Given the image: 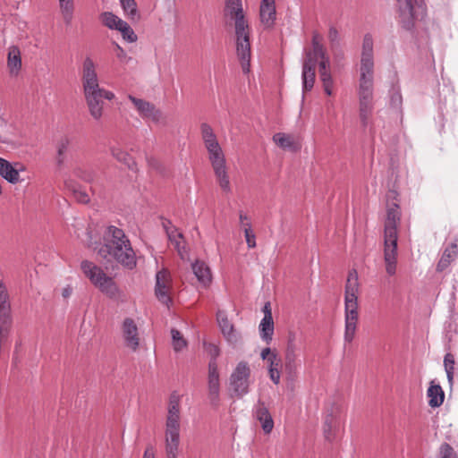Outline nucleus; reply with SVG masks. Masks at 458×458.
<instances>
[{
    "label": "nucleus",
    "mask_w": 458,
    "mask_h": 458,
    "mask_svg": "<svg viewBox=\"0 0 458 458\" xmlns=\"http://www.w3.org/2000/svg\"><path fill=\"white\" fill-rule=\"evenodd\" d=\"M321 40H322V37L318 33V32H313V35H312V50H314L315 52L317 53H322V52H326L325 51V48L321 43Z\"/></svg>",
    "instance_id": "54"
},
{
    "label": "nucleus",
    "mask_w": 458,
    "mask_h": 458,
    "mask_svg": "<svg viewBox=\"0 0 458 458\" xmlns=\"http://www.w3.org/2000/svg\"><path fill=\"white\" fill-rule=\"evenodd\" d=\"M427 394L428 397V405L432 408L439 407L444 402V391L439 385H435L434 382H431Z\"/></svg>",
    "instance_id": "29"
},
{
    "label": "nucleus",
    "mask_w": 458,
    "mask_h": 458,
    "mask_svg": "<svg viewBox=\"0 0 458 458\" xmlns=\"http://www.w3.org/2000/svg\"><path fill=\"white\" fill-rule=\"evenodd\" d=\"M280 368H281V360L278 359L277 355H272L269 359L268 362V374L271 381L278 385L280 383Z\"/></svg>",
    "instance_id": "34"
},
{
    "label": "nucleus",
    "mask_w": 458,
    "mask_h": 458,
    "mask_svg": "<svg viewBox=\"0 0 458 458\" xmlns=\"http://www.w3.org/2000/svg\"><path fill=\"white\" fill-rule=\"evenodd\" d=\"M399 17L405 30H411L414 21L425 13L423 0H397Z\"/></svg>",
    "instance_id": "6"
},
{
    "label": "nucleus",
    "mask_w": 458,
    "mask_h": 458,
    "mask_svg": "<svg viewBox=\"0 0 458 458\" xmlns=\"http://www.w3.org/2000/svg\"><path fill=\"white\" fill-rule=\"evenodd\" d=\"M454 357L452 353L448 352L445 355L444 358V366L445 370L446 372L447 379L450 384L453 383L454 379Z\"/></svg>",
    "instance_id": "46"
},
{
    "label": "nucleus",
    "mask_w": 458,
    "mask_h": 458,
    "mask_svg": "<svg viewBox=\"0 0 458 458\" xmlns=\"http://www.w3.org/2000/svg\"><path fill=\"white\" fill-rule=\"evenodd\" d=\"M328 39L332 44H337L339 40L338 30L335 27H331L328 31Z\"/></svg>",
    "instance_id": "58"
},
{
    "label": "nucleus",
    "mask_w": 458,
    "mask_h": 458,
    "mask_svg": "<svg viewBox=\"0 0 458 458\" xmlns=\"http://www.w3.org/2000/svg\"><path fill=\"white\" fill-rule=\"evenodd\" d=\"M216 319L222 334L230 343H237L239 335L235 333L233 325L229 321L226 314L224 311H217Z\"/></svg>",
    "instance_id": "21"
},
{
    "label": "nucleus",
    "mask_w": 458,
    "mask_h": 458,
    "mask_svg": "<svg viewBox=\"0 0 458 458\" xmlns=\"http://www.w3.org/2000/svg\"><path fill=\"white\" fill-rule=\"evenodd\" d=\"M321 56H324V52L317 53L312 49L305 51V57L302 64L303 69H311L316 70V66L318 64V59Z\"/></svg>",
    "instance_id": "41"
},
{
    "label": "nucleus",
    "mask_w": 458,
    "mask_h": 458,
    "mask_svg": "<svg viewBox=\"0 0 458 458\" xmlns=\"http://www.w3.org/2000/svg\"><path fill=\"white\" fill-rule=\"evenodd\" d=\"M359 282L358 273L355 269H352L348 273V277L345 284L344 297H358Z\"/></svg>",
    "instance_id": "32"
},
{
    "label": "nucleus",
    "mask_w": 458,
    "mask_h": 458,
    "mask_svg": "<svg viewBox=\"0 0 458 458\" xmlns=\"http://www.w3.org/2000/svg\"><path fill=\"white\" fill-rule=\"evenodd\" d=\"M65 188L72 194L74 199L82 204L89 202L90 198L89 194L82 189L81 185L72 180H67L64 182Z\"/></svg>",
    "instance_id": "30"
},
{
    "label": "nucleus",
    "mask_w": 458,
    "mask_h": 458,
    "mask_svg": "<svg viewBox=\"0 0 458 458\" xmlns=\"http://www.w3.org/2000/svg\"><path fill=\"white\" fill-rule=\"evenodd\" d=\"M273 140L279 148L284 150L295 152L300 148L294 137L290 134L277 132L273 136Z\"/></svg>",
    "instance_id": "25"
},
{
    "label": "nucleus",
    "mask_w": 458,
    "mask_h": 458,
    "mask_svg": "<svg viewBox=\"0 0 458 458\" xmlns=\"http://www.w3.org/2000/svg\"><path fill=\"white\" fill-rule=\"evenodd\" d=\"M274 330L275 327L273 318H267L261 319L259 326V335L261 340L267 344H269L272 342Z\"/></svg>",
    "instance_id": "31"
},
{
    "label": "nucleus",
    "mask_w": 458,
    "mask_h": 458,
    "mask_svg": "<svg viewBox=\"0 0 458 458\" xmlns=\"http://www.w3.org/2000/svg\"><path fill=\"white\" fill-rule=\"evenodd\" d=\"M100 21L110 30H117L119 25H123V20L113 13L112 12H104L100 14Z\"/></svg>",
    "instance_id": "37"
},
{
    "label": "nucleus",
    "mask_w": 458,
    "mask_h": 458,
    "mask_svg": "<svg viewBox=\"0 0 458 458\" xmlns=\"http://www.w3.org/2000/svg\"><path fill=\"white\" fill-rule=\"evenodd\" d=\"M193 274L202 286L207 287L212 281V274L209 267L202 260L197 259L191 265Z\"/></svg>",
    "instance_id": "23"
},
{
    "label": "nucleus",
    "mask_w": 458,
    "mask_h": 458,
    "mask_svg": "<svg viewBox=\"0 0 458 458\" xmlns=\"http://www.w3.org/2000/svg\"><path fill=\"white\" fill-rule=\"evenodd\" d=\"M72 293V287L71 285H66L62 290V296L64 297V299L70 298Z\"/></svg>",
    "instance_id": "63"
},
{
    "label": "nucleus",
    "mask_w": 458,
    "mask_h": 458,
    "mask_svg": "<svg viewBox=\"0 0 458 458\" xmlns=\"http://www.w3.org/2000/svg\"><path fill=\"white\" fill-rule=\"evenodd\" d=\"M7 68L11 76H17L21 69V55L17 46H11L8 48Z\"/></svg>",
    "instance_id": "24"
},
{
    "label": "nucleus",
    "mask_w": 458,
    "mask_h": 458,
    "mask_svg": "<svg viewBox=\"0 0 458 458\" xmlns=\"http://www.w3.org/2000/svg\"><path fill=\"white\" fill-rule=\"evenodd\" d=\"M142 458H156L155 457V453H154L153 449L151 447H148L145 450Z\"/></svg>",
    "instance_id": "64"
},
{
    "label": "nucleus",
    "mask_w": 458,
    "mask_h": 458,
    "mask_svg": "<svg viewBox=\"0 0 458 458\" xmlns=\"http://www.w3.org/2000/svg\"><path fill=\"white\" fill-rule=\"evenodd\" d=\"M300 353L284 352V370L290 376L296 374L298 368L301 366Z\"/></svg>",
    "instance_id": "33"
},
{
    "label": "nucleus",
    "mask_w": 458,
    "mask_h": 458,
    "mask_svg": "<svg viewBox=\"0 0 458 458\" xmlns=\"http://www.w3.org/2000/svg\"><path fill=\"white\" fill-rule=\"evenodd\" d=\"M58 4L64 23L66 25H70L72 23L74 12L73 0H58Z\"/></svg>",
    "instance_id": "35"
},
{
    "label": "nucleus",
    "mask_w": 458,
    "mask_h": 458,
    "mask_svg": "<svg viewBox=\"0 0 458 458\" xmlns=\"http://www.w3.org/2000/svg\"><path fill=\"white\" fill-rule=\"evenodd\" d=\"M243 232L248 247L250 249L254 248L256 246V237L251 230V225H246V230Z\"/></svg>",
    "instance_id": "55"
},
{
    "label": "nucleus",
    "mask_w": 458,
    "mask_h": 458,
    "mask_svg": "<svg viewBox=\"0 0 458 458\" xmlns=\"http://www.w3.org/2000/svg\"><path fill=\"white\" fill-rule=\"evenodd\" d=\"M163 227L166 233L169 242L174 245L179 256L182 259H184L187 254V250L182 233H181L170 220H165L163 222Z\"/></svg>",
    "instance_id": "17"
},
{
    "label": "nucleus",
    "mask_w": 458,
    "mask_h": 458,
    "mask_svg": "<svg viewBox=\"0 0 458 458\" xmlns=\"http://www.w3.org/2000/svg\"><path fill=\"white\" fill-rule=\"evenodd\" d=\"M121 6L124 14L132 21H138L140 14L137 9V4L134 0H120Z\"/></svg>",
    "instance_id": "39"
},
{
    "label": "nucleus",
    "mask_w": 458,
    "mask_h": 458,
    "mask_svg": "<svg viewBox=\"0 0 458 458\" xmlns=\"http://www.w3.org/2000/svg\"><path fill=\"white\" fill-rule=\"evenodd\" d=\"M384 242V259L386 263V271L389 276H394L396 272L397 241Z\"/></svg>",
    "instance_id": "19"
},
{
    "label": "nucleus",
    "mask_w": 458,
    "mask_h": 458,
    "mask_svg": "<svg viewBox=\"0 0 458 458\" xmlns=\"http://www.w3.org/2000/svg\"><path fill=\"white\" fill-rule=\"evenodd\" d=\"M102 240L99 247L95 248L100 259L106 263L116 262L130 270L136 267V253L123 229L108 225L103 233Z\"/></svg>",
    "instance_id": "1"
},
{
    "label": "nucleus",
    "mask_w": 458,
    "mask_h": 458,
    "mask_svg": "<svg viewBox=\"0 0 458 458\" xmlns=\"http://www.w3.org/2000/svg\"><path fill=\"white\" fill-rule=\"evenodd\" d=\"M116 30L120 31L123 38L129 43L136 42L138 39L134 30L125 21H123V25H119Z\"/></svg>",
    "instance_id": "44"
},
{
    "label": "nucleus",
    "mask_w": 458,
    "mask_h": 458,
    "mask_svg": "<svg viewBox=\"0 0 458 458\" xmlns=\"http://www.w3.org/2000/svg\"><path fill=\"white\" fill-rule=\"evenodd\" d=\"M211 165L225 161V157L220 145L207 149Z\"/></svg>",
    "instance_id": "45"
},
{
    "label": "nucleus",
    "mask_w": 458,
    "mask_h": 458,
    "mask_svg": "<svg viewBox=\"0 0 458 458\" xmlns=\"http://www.w3.org/2000/svg\"><path fill=\"white\" fill-rule=\"evenodd\" d=\"M320 59H321V61L318 64V68H319L318 72H322L329 71L328 68H329L330 61H329V58L326 55V52H324V56H321Z\"/></svg>",
    "instance_id": "57"
},
{
    "label": "nucleus",
    "mask_w": 458,
    "mask_h": 458,
    "mask_svg": "<svg viewBox=\"0 0 458 458\" xmlns=\"http://www.w3.org/2000/svg\"><path fill=\"white\" fill-rule=\"evenodd\" d=\"M440 458H457V454L454 448L447 443L441 445L439 448Z\"/></svg>",
    "instance_id": "52"
},
{
    "label": "nucleus",
    "mask_w": 458,
    "mask_h": 458,
    "mask_svg": "<svg viewBox=\"0 0 458 458\" xmlns=\"http://www.w3.org/2000/svg\"><path fill=\"white\" fill-rule=\"evenodd\" d=\"M114 44L115 46L116 57L122 64H128L131 60V57L129 56L124 51V49L122 47H120L117 43Z\"/></svg>",
    "instance_id": "56"
},
{
    "label": "nucleus",
    "mask_w": 458,
    "mask_h": 458,
    "mask_svg": "<svg viewBox=\"0 0 458 458\" xmlns=\"http://www.w3.org/2000/svg\"><path fill=\"white\" fill-rule=\"evenodd\" d=\"M13 317L10 296L4 283L0 280V339H6L12 330Z\"/></svg>",
    "instance_id": "9"
},
{
    "label": "nucleus",
    "mask_w": 458,
    "mask_h": 458,
    "mask_svg": "<svg viewBox=\"0 0 458 458\" xmlns=\"http://www.w3.org/2000/svg\"><path fill=\"white\" fill-rule=\"evenodd\" d=\"M204 348L208 354L210 356V360L208 364L214 362L215 366H218L216 361L217 357L220 355V350L218 346L215 344H208L205 342Z\"/></svg>",
    "instance_id": "49"
},
{
    "label": "nucleus",
    "mask_w": 458,
    "mask_h": 458,
    "mask_svg": "<svg viewBox=\"0 0 458 458\" xmlns=\"http://www.w3.org/2000/svg\"><path fill=\"white\" fill-rule=\"evenodd\" d=\"M170 274L167 270L162 269L156 275V296L159 301L165 305H169L172 301L170 293Z\"/></svg>",
    "instance_id": "14"
},
{
    "label": "nucleus",
    "mask_w": 458,
    "mask_h": 458,
    "mask_svg": "<svg viewBox=\"0 0 458 458\" xmlns=\"http://www.w3.org/2000/svg\"><path fill=\"white\" fill-rule=\"evenodd\" d=\"M373 85L374 81H359L360 119L361 125L364 128H369L370 132L373 131L370 126L373 111Z\"/></svg>",
    "instance_id": "5"
},
{
    "label": "nucleus",
    "mask_w": 458,
    "mask_h": 458,
    "mask_svg": "<svg viewBox=\"0 0 458 458\" xmlns=\"http://www.w3.org/2000/svg\"><path fill=\"white\" fill-rule=\"evenodd\" d=\"M181 431V395L173 392L169 396L165 434L180 435Z\"/></svg>",
    "instance_id": "10"
},
{
    "label": "nucleus",
    "mask_w": 458,
    "mask_h": 458,
    "mask_svg": "<svg viewBox=\"0 0 458 458\" xmlns=\"http://www.w3.org/2000/svg\"><path fill=\"white\" fill-rule=\"evenodd\" d=\"M250 368L246 361H240L232 372L230 386L237 397H242L249 393Z\"/></svg>",
    "instance_id": "8"
},
{
    "label": "nucleus",
    "mask_w": 458,
    "mask_h": 458,
    "mask_svg": "<svg viewBox=\"0 0 458 458\" xmlns=\"http://www.w3.org/2000/svg\"><path fill=\"white\" fill-rule=\"evenodd\" d=\"M224 16L226 23L234 25L236 38V54L243 73L250 68V28L245 18L242 0H225Z\"/></svg>",
    "instance_id": "2"
},
{
    "label": "nucleus",
    "mask_w": 458,
    "mask_h": 458,
    "mask_svg": "<svg viewBox=\"0 0 458 458\" xmlns=\"http://www.w3.org/2000/svg\"><path fill=\"white\" fill-rule=\"evenodd\" d=\"M69 145L70 140L67 137L62 138L57 143L56 162L59 166L62 165L64 162V155L68 149Z\"/></svg>",
    "instance_id": "47"
},
{
    "label": "nucleus",
    "mask_w": 458,
    "mask_h": 458,
    "mask_svg": "<svg viewBox=\"0 0 458 458\" xmlns=\"http://www.w3.org/2000/svg\"><path fill=\"white\" fill-rule=\"evenodd\" d=\"M319 78L321 80L325 93L328 96H331L333 94L334 81L330 71L319 72Z\"/></svg>",
    "instance_id": "48"
},
{
    "label": "nucleus",
    "mask_w": 458,
    "mask_h": 458,
    "mask_svg": "<svg viewBox=\"0 0 458 458\" xmlns=\"http://www.w3.org/2000/svg\"><path fill=\"white\" fill-rule=\"evenodd\" d=\"M263 313H264V317L263 318H273L272 317V310H271V305H270V302L267 301L265 303L263 309Z\"/></svg>",
    "instance_id": "62"
},
{
    "label": "nucleus",
    "mask_w": 458,
    "mask_h": 458,
    "mask_svg": "<svg viewBox=\"0 0 458 458\" xmlns=\"http://www.w3.org/2000/svg\"><path fill=\"white\" fill-rule=\"evenodd\" d=\"M81 268L91 284L102 293L110 298L117 296L119 290L116 283L111 276H108L100 267L91 261L83 260L81 264Z\"/></svg>",
    "instance_id": "4"
},
{
    "label": "nucleus",
    "mask_w": 458,
    "mask_h": 458,
    "mask_svg": "<svg viewBox=\"0 0 458 458\" xmlns=\"http://www.w3.org/2000/svg\"><path fill=\"white\" fill-rule=\"evenodd\" d=\"M208 398L213 407H217L220 403V377L218 366L214 362L208 364Z\"/></svg>",
    "instance_id": "13"
},
{
    "label": "nucleus",
    "mask_w": 458,
    "mask_h": 458,
    "mask_svg": "<svg viewBox=\"0 0 458 458\" xmlns=\"http://www.w3.org/2000/svg\"><path fill=\"white\" fill-rule=\"evenodd\" d=\"M74 174L87 182H93L95 178V173L93 171L79 166L74 168Z\"/></svg>",
    "instance_id": "51"
},
{
    "label": "nucleus",
    "mask_w": 458,
    "mask_h": 458,
    "mask_svg": "<svg viewBox=\"0 0 458 458\" xmlns=\"http://www.w3.org/2000/svg\"><path fill=\"white\" fill-rule=\"evenodd\" d=\"M254 416L260 422L261 428L266 434H269L273 430V418L265 403L260 400L254 407Z\"/></svg>",
    "instance_id": "18"
},
{
    "label": "nucleus",
    "mask_w": 458,
    "mask_h": 458,
    "mask_svg": "<svg viewBox=\"0 0 458 458\" xmlns=\"http://www.w3.org/2000/svg\"><path fill=\"white\" fill-rule=\"evenodd\" d=\"M200 131H201V137H202L203 142L207 141L208 140H211V139L216 137L213 129L208 123H202L200 126Z\"/></svg>",
    "instance_id": "53"
},
{
    "label": "nucleus",
    "mask_w": 458,
    "mask_h": 458,
    "mask_svg": "<svg viewBox=\"0 0 458 458\" xmlns=\"http://www.w3.org/2000/svg\"><path fill=\"white\" fill-rule=\"evenodd\" d=\"M316 70L303 69L301 73L303 92L310 91L314 86Z\"/></svg>",
    "instance_id": "42"
},
{
    "label": "nucleus",
    "mask_w": 458,
    "mask_h": 458,
    "mask_svg": "<svg viewBox=\"0 0 458 458\" xmlns=\"http://www.w3.org/2000/svg\"><path fill=\"white\" fill-rule=\"evenodd\" d=\"M458 252V244L457 242H452L449 246L445 248L443 252L441 259H439L437 265V270L438 272H442L448 267L453 260H454Z\"/></svg>",
    "instance_id": "26"
},
{
    "label": "nucleus",
    "mask_w": 458,
    "mask_h": 458,
    "mask_svg": "<svg viewBox=\"0 0 458 458\" xmlns=\"http://www.w3.org/2000/svg\"><path fill=\"white\" fill-rule=\"evenodd\" d=\"M399 220V206L396 203H393L387 208L386 220L385 224V241H397V224Z\"/></svg>",
    "instance_id": "15"
},
{
    "label": "nucleus",
    "mask_w": 458,
    "mask_h": 458,
    "mask_svg": "<svg viewBox=\"0 0 458 458\" xmlns=\"http://www.w3.org/2000/svg\"><path fill=\"white\" fill-rule=\"evenodd\" d=\"M180 447V435L165 434V452L166 458H177Z\"/></svg>",
    "instance_id": "28"
},
{
    "label": "nucleus",
    "mask_w": 458,
    "mask_h": 458,
    "mask_svg": "<svg viewBox=\"0 0 458 458\" xmlns=\"http://www.w3.org/2000/svg\"><path fill=\"white\" fill-rule=\"evenodd\" d=\"M272 355H277L276 352H272L269 347H266L261 351L260 357L262 360H267V362H269V359L272 357Z\"/></svg>",
    "instance_id": "60"
},
{
    "label": "nucleus",
    "mask_w": 458,
    "mask_h": 458,
    "mask_svg": "<svg viewBox=\"0 0 458 458\" xmlns=\"http://www.w3.org/2000/svg\"><path fill=\"white\" fill-rule=\"evenodd\" d=\"M104 100L105 99H99L89 103H86L89 113L95 121H100L103 117L105 106Z\"/></svg>",
    "instance_id": "40"
},
{
    "label": "nucleus",
    "mask_w": 458,
    "mask_h": 458,
    "mask_svg": "<svg viewBox=\"0 0 458 458\" xmlns=\"http://www.w3.org/2000/svg\"><path fill=\"white\" fill-rule=\"evenodd\" d=\"M239 218H240V225L242 227L243 231L246 230V225H251L249 216L247 215L243 214L242 212L240 213Z\"/></svg>",
    "instance_id": "61"
},
{
    "label": "nucleus",
    "mask_w": 458,
    "mask_h": 458,
    "mask_svg": "<svg viewBox=\"0 0 458 458\" xmlns=\"http://www.w3.org/2000/svg\"><path fill=\"white\" fill-rule=\"evenodd\" d=\"M128 98L143 120L151 121L155 123H159L164 120L162 111L151 102L138 98L132 95H128Z\"/></svg>",
    "instance_id": "12"
},
{
    "label": "nucleus",
    "mask_w": 458,
    "mask_h": 458,
    "mask_svg": "<svg viewBox=\"0 0 458 458\" xmlns=\"http://www.w3.org/2000/svg\"><path fill=\"white\" fill-rule=\"evenodd\" d=\"M391 104L394 107H398L402 104V95L399 90H395L392 93L391 96Z\"/></svg>",
    "instance_id": "59"
},
{
    "label": "nucleus",
    "mask_w": 458,
    "mask_h": 458,
    "mask_svg": "<svg viewBox=\"0 0 458 458\" xmlns=\"http://www.w3.org/2000/svg\"><path fill=\"white\" fill-rule=\"evenodd\" d=\"M373 47L374 42L371 34H365L362 41L359 81H374Z\"/></svg>",
    "instance_id": "7"
},
{
    "label": "nucleus",
    "mask_w": 458,
    "mask_h": 458,
    "mask_svg": "<svg viewBox=\"0 0 458 458\" xmlns=\"http://www.w3.org/2000/svg\"><path fill=\"white\" fill-rule=\"evenodd\" d=\"M338 424L337 418L333 411L326 415L324 420V435L327 440L331 441L334 438L333 431Z\"/></svg>",
    "instance_id": "36"
},
{
    "label": "nucleus",
    "mask_w": 458,
    "mask_h": 458,
    "mask_svg": "<svg viewBox=\"0 0 458 458\" xmlns=\"http://www.w3.org/2000/svg\"><path fill=\"white\" fill-rule=\"evenodd\" d=\"M216 182L225 193H230L232 191L229 175L226 168V162H221L214 164L212 165Z\"/></svg>",
    "instance_id": "22"
},
{
    "label": "nucleus",
    "mask_w": 458,
    "mask_h": 458,
    "mask_svg": "<svg viewBox=\"0 0 458 458\" xmlns=\"http://www.w3.org/2000/svg\"><path fill=\"white\" fill-rule=\"evenodd\" d=\"M112 156L119 162L126 165L130 169L133 170L136 164L131 158V157L125 151L122 150L119 148L112 147L111 148Z\"/></svg>",
    "instance_id": "38"
},
{
    "label": "nucleus",
    "mask_w": 458,
    "mask_h": 458,
    "mask_svg": "<svg viewBox=\"0 0 458 458\" xmlns=\"http://www.w3.org/2000/svg\"><path fill=\"white\" fill-rule=\"evenodd\" d=\"M344 342L351 344L354 339L359 319L358 297H344Z\"/></svg>",
    "instance_id": "11"
},
{
    "label": "nucleus",
    "mask_w": 458,
    "mask_h": 458,
    "mask_svg": "<svg viewBox=\"0 0 458 458\" xmlns=\"http://www.w3.org/2000/svg\"><path fill=\"white\" fill-rule=\"evenodd\" d=\"M0 175L11 183L19 182V169L14 168L6 159L0 157Z\"/></svg>",
    "instance_id": "27"
},
{
    "label": "nucleus",
    "mask_w": 458,
    "mask_h": 458,
    "mask_svg": "<svg viewBox=\"0 0 458 458\" xmlns=\"http://www.w3.org/2000/svg\"><path fill=\"white\" fill-rule=\"evenodd\" d=\"M122 335L126 347L135 352L140 345L138 327L131 318H126L122 325Z\"/></svg>",
    "instance_id": "16"
},
{
    "label": "nucleus",
    "mask_w": 458,
    "mask_h": 458,
    "mask_svg": "<svg viewBox=\"0 0 458 458\" xmlns=\"http://www.w3.org/2000/svg\"><path fill=\"white\" fill-rule=\"evenodd\" d=\"M259 16L261 23L266 28L273 27L276 18L275 0H261Z\"/></svg>",
    "instance_id": "20"
},
{
    "label": "nucleus",
    "mask_w": 458,
    "mask_h": 458,
    "mask_svg": "<svg viewBox=\"0 0 458 458\" xmlns=\"http://www.w3.org/2000/svg\"><path fill=\"white\" fill-rule=\"evenodd\" d=\"M81 79L86 103L99 99L112 101L115 98L113 91L100 87L97 64L90 56L83 60Z\"/></svg>",
    "instance_id": "3"
},
{
    "label": "nucleus",
    "mask_w": 458,
    "mask_h": 458,
    "mask_svg": "<svg viewBox=\"0 0 458 458\" xmlns=\"http://www.w3.org/2000/svg\"><path fill=\"white\" fill-rule=\"evenodd\" d=\"M172 345L175 352H180L187 346V341L183 338L181 332L173 328L171 330Z\"/></svg>",
    "instance_id": "43"
},
{
    "label": "nucleus",
    "mask_w": 458,
    "mask_h": 458,
    "mask_svg": "<svg viewBox=\"0 0 458 458\" xmlns=\"http://www.w3.org/2000/svg\"><path fill=\"white\" fill-rule=\"evenodd\" d=\"M301 347L296 341V335L289 333L285 352L287 353H300Z\"/></svg>",
    "instance_id": "50"
}]
</instances>
